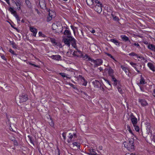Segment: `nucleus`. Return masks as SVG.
<instances>
[{
	"instance_id": "nucleus-14",
	"label": "nucleus",
	"mask_w": 155,
	"mask_h": 155,
	"mask_svg": "<svg viewBox=\"0 0 155 155\" xmlns=\"http://www.w3.org/2000/svg\"><path fill=\"white\" fill-rule=\"evenodd\" d=\"M64 34L66 35L67 38H71L72 37L71 32L68 30H65L64 32Z\"/></svg>"
},
{
	"instance_id": "nucleus-64",
	"label": "nucleus",
	"mask_w": 155,
	"mask_h": 155,
	"mask_svg": "<svg viewBox=\"0 0 155 155\" xmlns=\"http://www.w3.org/2000/svg\"><path fill=\"white\" fill-rule=\"evenodd\" d=\"M87 154H89V155H96V153H87Z\"/></svg>"
},
{
	"instance_id": "nucleus-35",
	"label": "nucleus",
	"mask_w": 155,
	"mask_h": 155,
	"mask_svg": "<svg viewBox=\"0 0 155 155\" xmlns=\"http://www.w3.org/2000/svg\"><path fill=\"white\" fill-rule=\"evenodd\" d=\"M134 129L137 132H138L139 131L140 128L139 126L137 125V124L135 125V126H134Z\"/></svg>"
},
{
	"instance_id": "nucleus-40",
	"label": "nucleus",
	"mask_w": 155,
	"mask_h": 155,
	"mask_svg": "<svg viewBox=\"0 0 155 155\" xmlns=\"http://www.w3.org/2000/svg\"><path fill=\"white\" fill-rule=\"evenodd\" d=\"M0 56H1V58H2V59H3L5 61H7V58H5V56H4V55L2 54H1L0 55Z\"/></svg>"
},
{
	"instance_id": "nucleus-8",
	"label": "nucleus",
	"mask_w": 155,
	"mask_h": 155,
	"mask_svg": "<svg viewBox=\"0 0 155 155\" xmlns=\"http://www.w3.org/2000/svg\"><path fill=\"white\" fill-rule=\"evenodd\" d=\"M78 57L82 58H84V60H85L87 61H91L92 59L89 56L85 54L84 55L83 54L80 55V56H78Z\"/></svg>"
},
{
	"instance_id": "nucleus-38",
	"label": "nucleus",
	"mask_w": 155,
	"mask_h": 155,
	"mask_svg": "<svg viewBox=\"0 0 155 155\" xmlns=\"http://www.w3.org/2000/svg\"><path fill=\"white\" fill-rule=\"evenodd\" d=\"M9 52L11 54H13L16 56H17V54L15 53V52L13 50H12L11 49H10L9 50Z\"/></svg>"
},
{
	"instance_id": "nucleus-48",
	"label": "nucleus",
	"mask_w": 155,
	"mask_h": 155,
	"mask_svg": "<svg viewBox=\"0 0 155 155\" xmlns=\"http://www.w3.org/2000/svg\"><path fill=\"white\" fill-rule=\"evenodd\" d=\"M111 77V80L112 81H113L114 82H116L117 81V79L114 77V75Z\"/></svg>"
},
{
	"instance_id": "nucleus-32",
	"label": "nucleus",
	"mask_w": 155,
	"mask_h": 155,
	"mask_svg": "<svg viewBox=\"0 0 155 155\" xmlns=\"http://www.w3.org/2000/svg\"><path fill=\"white\" fill-rule=\"evenodd\" d=\"M121 68H122V69L123 71H124L127 74V70H128V69H127V68L124 67L123 65H121Z\"/></svg>"
},
{
	"instance_id": "nucleus-39",
	"label": "nucleus",
	"mask_w": 155,
	"mask_h": 155,
	"mask_svg": "<svg viewBox=\"0 0 155 155\" xmlns=\"http://www.w3.org/2000/svg\"><path fill=\"white\" fill-rule=\"evenodd\" d=\"M59 74H60L61 76H62L63 77H66L67 78H69L67 77L65 75V74L64 73H60Z\"/></svg>"
},
{
	"instance_id": "nucleus-12",
	"label": "nucleus",
	"mask_w": 155,
	"mask_h": 155,
	"mask_svg": "<svg viewBox=\"0 0 155 155\" xmlns=\"http://www.w3.org/2000/svg\"><path fill=\"white\" fill-rule=\"evenodd\" d=\"M92 82L94 86V87H95L98 88L99 86L101 85V83L99 81L97 80L93 81Z\"/></svg>"
},
{
	"instance_id": "nucleus-63",
	"label": "nucleus",
	"mask_w": 155,
	"mask_h": 155,
	"mask_svg": "<svg viewBox=\"0 0 155 155\" xmlns=\"http://www.w3.org/2000/svg\"><path fill=\"white\" fill-rule=\"evenodd\" d=\"M139 86H140V89L142 91H144V88L142 86H141L140 85H139Z\"/></svg>"
},
{
	"instance_id": "nucleus-57",
	"label": "nucleus",
	"mask_w": 155,
	"mask_h": 155,
	"mask_svg": "<svg viewBox=\"0 0 155 155\" xmlns=\"http://www.w3.org/2000/svg\"><path fill=\"white\" fill-rule=\"evenodd\" d=\"M90 31L92 33H94L95 32V31L93 29V28H90L89 29Z\"/></svg>"
},
{
	"instance_id": "nucleus-3",
	"label": "nucleus",
	"mask_w": 155,
	"mask_h": 155,
	"mask_svg": "<svg viewBox=\"0 0 155 155\" xmlns=\"http://www.w3.org/2000/svg\"><path fill=\"white\" fill-rule=\"evenodd\" d=\"M8 10L9 11L11 14L13 15L15 17L17 20V21L18 23L19 24L20 21V18L19 16L17 15V12L15 10L14 8L12 7H10L8 9Z\"/></svg>"
},
{
	"instance_id": "nucleus-23",
	"label": "nucleus",
	"mask_w": 155,
	"mask_h": 155,
	"mask_svg": "<svg viewBox=\"0 0 155 155\" xmlns=\"http://www.w3.org/2000/svg\"><path fill=\"white\" fill-rule=\"evenodd\" d=\"M49 38L53 46H55L58 45V42L56 41V40L54 38L50 37H49Z\"/></svg>"
},
{
	"instance_id": "nucleus-50",
	"label": "nucleus",
	"mask_w": 155,
	"mask_h": 155,
	"mask_svg": "<svg viewBox=\"0 0 155 155\" xmlns=\"http://www.w3.org/2000/svg\"><path fill=\"white\" fill-rule=\"evenodd\" d=\"M69 84L71 86V87H72L74 89L77 90V88L76 87L75 85H73L72 84L69 83Z\"/></svg>"
},
{
	"instance_id": "nucleus-55",
	"label": "nucleus",
	"mask_w": 155,
	"mask_h": 155,
	"mask_svg": "<svg viewBox=\"0 0 155 155\" xmlns=\"http://www.w3.org/2000/svg\"><path fill=\"white\" fill-rule=\"evenodd\" d=\"M114 85L115 86L117 85V84H120V81H117L114 82Z\"/></svg>"
},
{
	"instance_id": "nucleus-58",
	"label": "nucleus",
	"mask_w": 155,
	"mask_h": 155,
	"mask_svg": "<svg viewBox=\"0 0 155 155\" xmlns=\"http://www.w3.org/2000/svg\"><path fill=\"white\" fill-rule=\"evenodd\" d=\"M100 89L101 90H102L103 92H104L105 90L104 87L102 86L101 85L99 87Z\"/></svg>"
},
{
	"instance_id": "nucleus-42",
	"label": "nucleus",
	"mask_w": 155,
	"mask_h": 155,
	"mask_svg": "<svg viewBox=\"0 0 155 155\" xmlns=\"http://www.w3.org/2000/svg\"><path fill=\"white\" fill-rule=\"evenodd\" d=\"M129 55L134 56H137V54L134 52H132L129 54Z\"/></svg>"
},
{
	"instance_id": "nucleus-19",
	"label": "nucleus",
	"mask_w": 155,
	"mask_h": 155,
	"mask_svg": "<svg viewBox=\"0 0 155 155\" xmlns=\"http://www.w3.org/2000/svg\"><path fill=\"white\" fill-rule=\"evenodd\" d=\"M147 65L153 71H155V67L153 64L151 63H148L147 64Z\"/></svg>"
},
{
	"instance_id": "nucleus-17",
	"label": "nucleus",
	"mask_w": 155,
	"mask_h": 155,
	"mask_svg": "<svg viewBox=\"0 0 155 155\" xmlns=\"http://www.w3.org/2000/svg\"><path fill=\"white\" fill-rule=\"evenodd\" d=\"M30 30L31 32L33 33V36L35 37L37 32V29L34 27H31Z\"/></svg>"
},
{
	"instance_id": "nucleus-9",
	"label": "nucleus",
	"mask_w": 155,
	"mask_h": 155,
	"mask_svg": "<svg viewBox=\"0 0 155 155\" xmlns=\"http://www.w3.org/2000/svg\"><path fill=\"white\" fill-rule=\"evenodd\" d=\"M71 41L72 46L75 48H77V46L76 45V40L72 37L70 38Z\"/></svg>"
},
{
	"instance_id": "nucleus-60",
	"label": "nucleus",
	"mask_w": 155,
	"mask_h": 155,
	"mask_svg": "<svg viewBox=\"0 0 155 155\" xmlns=\"http://www.w3.org/2000/svg\"><path fill=\"white\" fill-rule=\"evenodd\" d=\"M104 80H105V81H106V82H107L108 84H109V85H110V86L111 87V84H110V81H109L108 80H107V79H104Z\"/></svg>"
},
{
	"instance_id": "nucleus-15",
	"label": "nucleus",
	"mask_w": 155,
	"mask_h": 155,
	"mask_svg": "<svg viewBox=\"0 0 155 155\" xmlns=\"http://www.w3.org/2000/svg\"><path fill=\"white\" fill-rule=\"evenodd\" d=\"M52 59L59 61L60 60L61 57L59 55H52V56L49 57Z\"/></svg>"
},
{
	"instance_id": "nucleus-54",
	"label": "nucleus",
	"mask_w": 155,
	"mask_h": 155,
	"mask_svg": "<svg viewBox=\"0 0 155 155\" xmlns=\"http://www.w3.org/2000/svg\"><path fill=\"white\" fill-rule=\"evenodd\" d=\"M130 64L134 68L135 67H136L135 66L137 65V64L135 63H134L133 62H130Z\"/></svg>"
},
{
	"instance_id": "nucleus-47",
	"label": "nucleus",
	"mask_w": 155,
	"mask_h": 155,
	"mask_svg": "<svg viewBox=\"0 0 155 155\" xmlns=\"http://www.w3.org/2000/svg\"><path fill=\"white\" fill-rule=\"evenodd\" d=\"M133 45H134L135 46H136L137 47H138L139 48H140V45H139V44H138V43H134V44H132L131 45L132 46Z\"/></svg>"
},
{
	"instance_id": "nucleus-62",
	"label": "nucleus",
	"mask_w": 155,
	"mask_h": 155,
	"mask_svg": "<svg viewBox=\"0 0 155 155\" xmlns=\"http://www.w3.org/2000/svg\"><path fill=\"white\" fill-rule=\"evenodd\" d=\"M6 117H7V119H8V122L9 123H10V119H9V117L8 116V115L7 114H6Z\"/></svg>"
},
{
	"instance_id": "nucleus-44",
	"label": "nucleus",
	"mask_w": 155,
	"mask_h": 155,
	"mask_svg": "<svg viewBox=\"0 0 155 155\" xmlns=\"http://www.w3.org/2000/svg\"><path fill=\"white\" fill-rule=\"evenodd\" d=\"M121 87H119V86H117V89H118L119 92L120 93L122 94L123 93V91L121 88Z\"/></svg>"
},
{
	"instance_id": "nucleus-1",
	"label": "nucleus",
	"mask_w": 155,
	"mask_h": 155,
	"mask_svg": "<svg viewBox=\"0 0 155 155\" xmlns=\"http://www.w3.org/2000/svg\"><path fill=\"white\" fill-rule=\"evenodd\" d=\"M134 140L133 138L129 139L128 142L125 141L123 142L125 147L129 151H132L134 150Z\"/></svg>"
},
{
	"instance_id": "nucleus-11",
	"label": "nucleus",
	"mask_w": 155,
	"mask_h": 155,
	"mask_svg": "<svg viewBox=\"0 0 155 155\" xmlns=\"http://www.w3.org/2000/svg\"><path fill=\"white\" fill-rule=\"evenodd\" d=\"M63 41H64L65 45H66L68 47L70 45V38H63Z\"/></svg>"
},
{
	"instance_id": "nucleus-59",
	"label": "nucleus",
	"mask_w": 155,
	"mask_h": 155,
	"mask_svg": "<svg viewBox=\"0 0 155 155\" xmlns=\"http://www.w3.org/2000/svg\"><path fill=\"white\" fill-rule=\"evenodd\" d=\"M56 45L58 46L60 48H62V45L60 42H59L58 43V45Z\"/></svg>"
},
{
	"instance_id": "nucleus-46",
	"label": "nucleus",
	"mask_w": 155,
	"mask_h": 155,
	"mask_svg": "<svg viewBox=\"0 0 155 155\" xmlns=\"http://www.w3.org/2000/svg\"><path fill=\"white\" fill-rule=\"evenodd\" d=\"M71 29L73 30V31L74 33V35H75V28H76V27H74L73 25H71Z\"/></svg>"
},
{
	"instance_id": "nucleus-13",
	"label": "nucleus",
	"mask_w": 155,
	"mask_h": 155,
	"mask_svg": "<svg viewBox=\"0 0 155 155\" xmlns=\"http://www.w3.org/2000/svg\"><path fill=\"white\" fill-rule=\"evenodd\" d=\"M138 101L142 106L144 107L148 105V103L144 99H139Z\"/></svg>"
},
{
	"instance_id": "nucleus-25",
	"label": "nucleus",
	"mask_w": 155,
	"mask_h": 155,
	"mask_svg": "<svg viewBox=\"0 0 155 155\" xmlns=\"http://www.w3.org/2000/svg\"><path fill=\"white\" fill-rule=\"evenodd\" d=\"M73 147H74L75 146H76L77 147V148L76 149V148H75V149H80V145L79 144V143L77 142H74L73 143Z\"/></svg>"
},
{
	"instance_id": "nucleus-20",
	"label": "nucleus",
	"mask_w": 155,
	"mask_h": 155,
	"mask_svg": "<svg viewBox=\"0 0 155 155\" xmlns=\"http://www.w3.org/2000/svg\"><path fill=\"white\" fill-rule=\"evenodd\" d=\"M131 120L134 126H135V125L137 124V119L136 117L131 118Z\"/></svg>"
},
{
	"instance_id": "nucleus-34",
	"label": "nucleus",
	"mask_w": 155,
	"mask_h": 155,
	"mask_svg": "<svg viewBox=\"0 0 155 155\" xmlns=\"http://www.w3.org/2000/svg\"><path fill=\"white\" fill-rule=\"evenodd\" d=\"M39 35L40 37H42L43 38H45L46 37V36L44 34H43L41 31H39L38 32Z\"/></svg>"
},
{
	"instance_id": "nucleus-51",
	"label": "nucleus",
	"mask_w": 155,
	"mask_h": 155,
	"mask_svg": "<svg viewBox=\"0 0 155 155\" xmlns=\"http://www.w3.org/2000/svg\"><path fill=\"white\" fill-rule=\"evenodd\" d=\"M66 132H63L62 134V135L64 140H65L66 139Z\"/></svg>"
},
{
	"instance_id": "nucleus-43",
	"label": "nucleus",
	"mask_w": 155,
	"mask_h": 155,
	"mask_svg": "<svg viewBox=\"0 0 155 155\" xmlns=\"http://www.w3.org/2000/svg\"><path fill=\"white\" fill-rule=\"evenodd\" d=\"M127 128H128V130L129 132L131 133V134H133V135H134V134L133 133L132 131L131 130V129L130 128V127L129 126V125H127Z\"/></svg>"
},
{
	"instance_id": "nucleus-53",
	"label": "nucleus",
	"mask_w": 155,
	"mask_h": 155,
	"mask_svg": "<svg viewBox=\"0 0 155 155\" xmlns=\"http://www.w3.org/2000/svg\"><path fill=\"white\" fill-rule=\"evenodd\" d=\"M69 136L68 137H69V139H71L72 140V139L73 138H74V137H73L72 134L71 133H69Z\"/></svg>"
},
{
	"instance_id": "nucleus-61",
	"label": "nucleus",
	"mask_w": 155,
	"mask_h": 155,
	"mask_svg": "<svg viewBox=\"0 0 155 155\" xmlns=\"http://www.w3.org/2000/svg\"><path fill=\"white\" fill-rule=\"evenodd\" d=\"M57 150H58V155H60V149L58 146H57Z\"/></svg>"
},
{
	"instance_id": "nucleus-21",
	"label": "nucleus",
	"mask_w": 155,
	"mask_h": 155,
	"mask_svg": "<svg viewBox=\"0 0 155 155\" xmlns=\"http://www.w3.org/2000/svg\"><path fill=\"white\" fill-rule=\"evenodd\" d=\"M110 41L113 42L116 45H118V46H120V43L119 42L118 40L115 39H111L110 40Z\"/></svg>"
},
{
	"instance_id": "nucleus-10",
	"label": "nucleus",
	"mask_w": 155,
	"mask_h": 155,
	"mask_svg": "<svg viewBox=\"0 0 155 155\" xmlns=\"http://www.w3.org/2000/svg\"><path fill=\"white\" fill-rule=\"evenodd\" d=\"M109 68H105V71H107L108 74L109 76L110 77L114 76V71L110 67H109Z\"/></svg>"
},
{
	"instance_id": "nucleus-33",
	"label": "nucleus",
	"mask_w": 155,
	"mask_h": 155,
	"mask_svg": "<svg viewBox=\"0 0 155 155\" xmlns=\"http://www.w3.org/2000/svg\"><path fill=\"white\" fill-rule=\"evenodd\" d=\"M50 119L51 120V122L49 123V124L51 127H54V123L53 121L52 120V119L51 117Z\"/></svg>"
},
{
	"instance_id": "nucleus-7",
	"label": "nucleus",
	"mask_w": 155,
	"mask_h": 155,
	"mask_svg": "<svg viewBox=\"0 0 155 155\" xmlns=\"http://www.w3.org/2000/svg\"><path fill=\"white\" fill-rule=\"evenodd\" d=\"M39 3L38 4L41 8L43 9L46 8V4L45 0H39Z\"/></svg>"
},
{
	"instance_id": "nucleus-27",
	"label": "nucleus",
	"mask_w": 155,
	"mask_h": 155,
	"mask_svg": "<svg viewBox=\"0 0 155 155\" xmlns=\"http://www.w3.org/2000/svg\"><path fill=\"white\" fill-rule=\"evenodd\" d=\"M141 79L140 80V83L139 84H144L146 83V82H145V80L144 79V78L143 77L142 75L140 76Z\"/></svg>"
},
{
	"instance_id": "nucleus-36",
	"label": "nucleus",
	"mask_w": 155,
	"mask_h": 155,
	"mask_svg": "<svg viewBox=\"0 0 155 155\" xmlns=\"http://www.w3.org/2000/svg\"><path fill=\"white\" fill-rule=\"evenodd\" d=\"M73 55L74 56H77V57H78V56H80V55H79V54H78V51H74L73 53Z\"/></svg>"
},
{
	"instance_id": "nucleus-37",
	"label": "nucleus",
	"mask_w": 155,
	"mask_h": 155,
	"mask_svg": "<svg viewBox=\"0 0 155 155\" xmlns=\"http://www.w3.org/2000/svg\"><path fill=\"white\" fill-rule=\"evenodd\" d=\"M89 153H95V150L93 149H90L89 150Z\"/></svg>"
},
{
	"instance_id": "nucleus-2",
	"label": "nucleus",
	"mask_w": 155,
	"mask_h": 155,
	"mask_svg": "<svg viewBox=\"0 0 155 155\" xmlns=\"http://www.w3.org/2000/svg\"><path fill=\"white\" fill-rule=\"evenodd\" d=\"M103 5L102 3L100 2V3L96 4L94 5L93 7L91 8H93L94 10L99 14H100L102 11V8Z\"/></svg>"
},
{
	"instance_id": "nucleus-52",
	"label": "nucleus",
	"mask_w": 155,
	"mask_h": 155,
	"mask_svg": "<svg viewBox=\"0 0 155 155\" xmlns=\"http://www.w3.org/2000/svg\"><path fill=\"white\" fill-rule=\"evenodd\" d=\"M29 64L30 65L33 66H34L35 67H37V68H40V66L38 65H35L34 64H32V63H29Z\"/></svg>"
},
{
	"instance_id": "nucleus-22",
	"label": "nucleus",
	"mask_w": 155,
	"mask_h": 155,
	"mask_svg": "<svg viewBox=\"0 0 155 155\" xmlns=\"http://www.w3.org/2000/svg\"><path fill=\"white\" fill-rule=\"evenodd\" d=\"M79 76L81 77V80L82 82L83 83L82 84V85L84 86H86L87 84V81L85 80L84 77H83L81 75H79Z\"/></svg>"
},
{
	"instance_id": "nucleus-30",
	"label": "nucleus",
	"mask_w": 155,
	"mask_h": 155,
	"mask_svg": "<svg viewBox=\"0 0 155 155\" xmlns=\"http://www.w3.org/2000/svg\"><path fill=\"white\" fill-rule=\"evenodd\" d=\"M111 16L113 18V19L114 21H119V19L117 16H114V15L112 14H111Z\"/></svg>"
},
{
	"instance_id": "nucleus-56",
	"label": "nucleus",
	"mask_w": 155,
	"mask_h": 155,
	"mask_svg": "<svg viewBox=\"0 0 155 155\" xmlns=\"http://www.w3.org/2000/svg\"><path fill=\"white\" fill-rule=\"evenodd\" d=\"M76 49L77 50V51H78V54H79V55L83 54L81 52L80 50L78 49L77 48Z\"/></svg>"
},
{
	"instance_id": "nucleus-5",
	"label": "nucleus",
	"mask_w": 155,
	"mask_h": 155,
	"mask_svg": "<svg viewBox=\"0 0 155 155\" xmlns=\"http://www.w3.org/2000/svg\"><path fill=\"white\" fill-rule=\"evenodd\" d=\"M91 62L94 63V67H97L101 65L103 63L102 60L100 58L97 59L96 60L92 59Z\"/></svg>"
},
{
	"instance_id": "nucleus-49",
	"label": "nucleus",
	"mask_w": 155,
	"mask_h": 155,
	"mask_svg": "<svg viewBox=\"0 0 155 155\" xmlns=\"http://www.w3.org/2000/svg\"><path fill=\"white\" fill-rule=\"evenodd\" d=\"M94 4H99L100 3V2L98 1V0H92Z\"/></svg>"
},
{
	"instance_id": "nucleus-6",
	"label": "nucleus",
	"mask_w": 155,
	"mask_h": 155,
	"mask_svg": "<svg viewBox=\"0 0 155 155\" xmlns=\"http://www.w3.org/2000/svg\"><path fill=\"white\" fill-rule=\"evenodd\" d=\"M20 103L25 102L28 100V95L25 94H22L19 96Z\"/></svg>"
},
{
	"instance_id": "nucleus-31",
	"label": "nucleus",
	"mask_w": 155,
	"mask_h": 155,
	"mask_svg": "<svg viewBox=\"0 0 155 155\" xmlns=\"http://www.w3.org/2000/svg\"><path fill=\"white\" fill-rule=\"evenodd\" d=\"M15 4L16 6H20L21 5V2L19 0H15Z\"/></svg>"
},
{
	"instance_id": "nucleus-45",
	"label": "nucleus",
	"mask_w": 155,
	"mask_h": 155,
	"mask_svg": "<svg viewBox=\"0 0 155 155\" xmlns=\"http://www.w3.org/2000/svg\"><path fill=\"white\" fill-rule=\"evenodd\" d=\"M12 141L13 142L15 146L18 145V143L16 140H12Z\"/></svg>"
},
{
	"instance_id": "nucleus-24",
	"label": "nucleus",
	"mask_w": 155,
	"mask_h": 155,
	"mask_svg": "<svg viewBox=\"0 0 155 155\" xmlns=\"http://www.w3.org/2000/svg\"><path fill=\"white\" fill-rule=\"evenodd\" d=\"M25 2L28 8H32V5L29 1L28 0H25Z\"/></svg>"
},
{
	"instance_id": "nucleus-18",
	"label": "nucleus",
	"mask_w": 155,
	"mask_h": 155,
	"mask_svg": "<svg viewBox=\"0 0 155 155\" xmlns=\"http://www.w3.org/2000/svg\"><path fill=\"white\" fill-rule=\"evenodd\" d=\"M121 37L123 41H128L129 42L131 43L130 41L129 40L128 38L125 35H122L121 36Z\"/></svg>"
},
{
	"instance_id": "nucleus-41",
	"label": "nucleus",
	"mask_w": 155,
	"mask_h": 155,
	"mask_svg": "<svg viewBox=\"0 0 155 155\" xmlns=\"http://www.w3.org/2000/svg\"><path fill=\"white\" fill-rule=\"evenodd\" d=\"M106 54L107 56L110 57L112 59H113L114 60V61H116V60H115L114 58L111 54H110L108 53H106Z\"/></svg>"
},
{
	"instance_id": "nucleus-28",
	"label": "nucleus",
	"mask_w": 155,
	"mask_h": 155,
	"mask_svg": "<svg viewBox=\"0 0 155 155\" xmlns=\"http://www.w3.org/2000/svg\"><path fill=\"white\" fill-rule=\"evenodd\" d=\"M10 43L12 45V48L14 49H17V45L13 41H10Z\"/></svg>"
},
{
	"instance_id": "nucleus-16",
	"label": "nucleus",
	"mask_w": 155,
	"mask_h": 155,
	"mask_svg": "<svg viewBox=\"0 0 155 155\" xmlns=\"http://www.w3.org/2000/svg\"><path fill=\"white\" fill-rule=\"evenodd\" d=\"M86 3L88 6L91 8L93 7V6L94 4L92 0H86Z\"/></svg>"
},
{
	"instance_id": "nucleus-26",
	"label": "nucleus",
	"mask_w": 155,
	"mask_h": 155,
	"mask_svg": "<svg viewBox=\"0 0 155 155\" xmlns=\"http://www.w3.org/2000/svg\"><path fill=\"white\" fill-rule=\"evenodd\" d=\"M148 48L150 49L155 52V46L153 44L149 45H148Z\"/></svg>"
},
{
	"instance_id": "nucleus-29",
	"label": "nucleus",
	"mask_w": 155,
	"mask_h": 155,
	"mask_svg": "<svg viewBox=\"0 0 155 155\" xmlns=\"http://www.w3.org/2000/svg\"><path fill=\"white\" fill-rule=\"evenodd\" d=\"M28 138L29 139L31 143H32L34 145V140L33 137L31 136L30 135H28Z\"/></svg>"
},
{
	"instance_id": "nucleus-4",
	"label": "nucleus",
	"mask_w": 155,
	"mask_h": 155,
	"mask_svg": "<svg viewBox=\"0 0 155 155\" xmlns=\"http://www.w3.org/2000/svg\"><path fill=\"white\" fill-rule=\"evenodd\" d=\"M48 11L49 12L47 17L46 21L47 22H49L51 20L52 18L55 17L56 14L54 12L52 11H50V9L48 10Z\"/></svg>"
}]
</instances>
